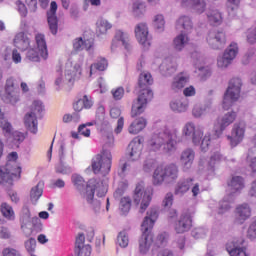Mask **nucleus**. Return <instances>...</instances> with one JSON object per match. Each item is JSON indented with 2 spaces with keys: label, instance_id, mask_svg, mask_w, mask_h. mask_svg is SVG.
<instances>
[{
  "label": "nucleus",
  "instance_id": "37",
  "mask_svg": "<svg viewBox=\"0 0 256 256\" xmlns=\"http://www.w3.org/2000/svg\"><path fill=\"white\" fill-rule=\"evenodd\" d=\"M187 83H189V77L184 74H178L172 79L170 89L173 93H179L185 89V85H187Z\"/></svg>",
  "mask_w": 256,
  "mask_h": 256
},
{
  "label": "nucleus",
  "instance_id": "30",
  "mask_svg": "<svg viewBox=\"0 0 256 256\" xmlns=\"http://www.w3.org/2000/svg\"><path fill=\"white\" fill-rule=\"evenodd\" d=\"M176 29H181L180 33L191 35L195 29L193 18L187 15H182L176 20Z\"/></svg>",
  "mask_w": 256,
  "mask_h": 256
},
{
  "label": "nucleus",
  "instance_id": "4",
  "mask_svg": "<svg viewBox=\"0 0 256 256\" xmlns=\"http://www.w3.org/2000/svg\"><path fill=\"white\" fill-rule=\"evenodd\" d=\"M138 85L140 94L138 98L133 101L131 109V117H137L142 113H145L147 109V103L153 99V90L149 89V85H153V77L149 72H142L139 76Z\"/></svg>",
  "mask_w": 256,
  "mask_h": 256
},
{
  "label": "nucleus",
  "instance_id": "26",
  "mask_svg": "<svg viewBox=\"0 0 256 256\" xmlns=\"http://www.w3.org/2000/svg\"><path fill=\"white\" fill-rule=\"evenodd\" d=\"M190 105L191 101L189 98L184 96L174 98L169 103V107L173 113H187V111H189Z\"/></svg>",
  "mask_w": 256,
  "mask_h": 256
},
{
  "label": "nucleus",
  "instance_id": "23",
  "mask_svg": "<svg viewBox=\"0 0 256 256\" xmlns=\"http://www.w3.org/2000/svg\"><path fill=\"white\" fill-rule=\"evenodd\" d=\"M74 142L70 144L62 143L58 150V157L60 163H73L75 157Z\"/></svg>",
  "mask_w": 256,
  "mask_h": 256
},
{
  "label": "nucleus",
  "instance_id": "3",
  "mask_svg": "<svg viewBox=\"0 0 256 256\" xmlns=\"http://www.w3.org/2000/svg\"><path fill=\"white\" fill-rule=\"evenodd\" d=\"M183 139L191 141L195 147H200L204 153L209 150L211 145V132L205 133V128L202 125H197L193 121L186 122L181 130Z\"/></svg>",
  "mask_w": 256,
  "mask_h": 256
},
{
  "label": "nucleus",
  "instance_id": "60",
  "mask_svg": "<svg viewBox=\"0 0 256 256\" xmlns=\"http://www.w3.org/2000/svg\"><path fill=\"white\" fill-rule=\"evenodd\" d=\"M42 112H43V102L39 100H35L30 107L29 113H34L36 117H41Z\"/></svg>",
  "mask_w": 256,
  "mask_h": 256
},
{
  "label": "nucleus",
  "instance_id": "38",
  "mask_svg": "<svg viewBox=\"0 0 256 256\" xmlns=\"http://www.w3.org/2000/svg\"><path fill=\"white\" fill-rule=\"evenodd\" d=\"M14 45L20 51H27L31 45V38L27 34L20 32L14 38Z\"/></svg>",
  "mask_w": 256,
  "mask_h": 256
},
{
  "label": "nucleus",
  "instance_id": "47",
  "mask_svg": "<svg viewBox=\"0 0 256 256\" xmlns=\"http://www.w3.org/2000/svg\"><path fill=\"white\" fill-rule=\"evenodd\" d=\"M0 213H2L3 217L7 219V221H15V211L7 202H3L1 204Z\"/></svg>",
  "mask_w": 256,
  "mask_h": 256
},
{
  "label": "nucleus",
  "instance_id": "54",
  "mask_svg": "<svg viewBox=\"0 0 256 256\" xmlns=\"http://www.w3.org/2000/svg\"><path fill=\"white\" fill-rule=\"evenodd\" d=\"M128 187L129 183L127 182V180L120 181L114 191V198L121 199L123 195H125V191H127Z\"/></svg>",
  "mask_w": 256,
  "mask_h": 256
},
{
  "label": "nucleus",
  "instance_id": "17",
  "mask_svg": "<svg viewBox=\"0 0 256 256\" xmlns=\"http://www.w3.org/2000/svg\"><path fill=\"white\" fill-rule=\"evenodd\" d=\"M237 119V112L230 111L225 113L222 117L218 118L214 123V137L219 139L221 135H223V131L229 127V125H233L235 120Z\"/></svg>",
  "mask_w": 256,
  "mask_h": 256
},
{
  "label": "nucleus",
  "instance_id": "36",
  "mask_svg": "<svg viewBox=\"0 0 256 256\" xmlns=\"http://www.w3.org/2000/svg\"><path fill=\"white\" fill-rule=\"evenodd\" d=\"M193 186V178H182L180 179L174 189V194L178 197H183L191 187Z\"/></svg>",
  "mask_w": 256,
  "mask_h": 256
},
{
  "label": "nucleus",
  "instance_id": "12",
  "mask_svg": "<svg viewBox=\"0 0 256 256\" xmlns=\"http://www.w3.org/2000/svg\"><path fill=\"white\" fill-rule=\"evenodd\" d=\"M36 49L30 48L26 52V59L33 63H39L41 59L47 61L49 58V50H47V42H45V36L43 34H37L36 37Z\"/></svg>",
  "mask_w": 256,
  "mask_h": 256
},
{
  "label": "nucleus",
  "instance_id": "43",
  "mask_svg": "<svg viewBox=\"0 0 256 256\" xmlns=\"http://www.w3.org/2000/svg\"><path fill=\"white\" fill-rule=\"evenodd\" d=\"M206 16L210 25L218 27L223 23V14L217 9H210L206 12Z\"/></svg>",
  "mask_w": 256,
  "mask_h": 256
},
{
  "label": "nucleus",
  "instance_id": "44",
  "mask_svg": "<svg viewBox=\"0 0 256 256\" xmlns=\"http://www.w3.org/2000/svg\"><path fill=\"white\" fill-rule=\"evenodd\" d=\"M113 28V24L106 19H99L96 22V35L101 37L105 35L110 29Z\"/></svg>",
  "mask_w": 256,
  "mask_h": 256
},
{
  "label": "nucleus",
  "instance_id": "20",
  "mask_svg": "<svg viewBox=\"0 0 256 256\" xmlns=\"http://www.w3.org/2000/svg\"><path fill=\"white\" fill-rule=\"evenodd\" d=\"M226 250L230 256H249L244 238H234L226 244Z\"/></svg>",
  "mask_w": 256,
  "mask_h": 256
},
{
  "label": "nucleus",
  "instance_id": "14",
  "mask_svg": "<svg viewBox=\"0 0 256 256\" xmlns=\"http://www.w3.org/2000/svg\"><path fill=\"white\" fill-rule=\"evenodd\" d=\"M83 57H80L77 62H66L64 68V77L68 81L69 85H73L75 81L81 79L83 75Z\"/></svg>",
  "mask_w": 256,
  "mask_h": 256
},
{
  "label": "nucleus",
  "instance_id": "6",
  "mask_svg": "<svg viewBox=\"0 0 256 256\" xmlns=\"http://www.w3.org/2000/svg\"><path fill=\"white\" fill-rule=\"evenodd\" d=\"M157 219H159V209L150 208L141 225L142 236L139 240V251L142 255H146L149 249H151V245L153 244L151 229H153Z\"/></svg>",
  "mask_w": 256,
  "mask_h": 256
},
{
  "label": "nucleus",
  "instance_id": "19",
  "mask_svg": "<svg viewBox=\"0 0 256 256\" xmlns=\"http://www.w3.org/2000/svg\"><path fill=\"white\" fill-rule=\"evenodd\" d=\"M21 94L19 89L15 87V81L13 78L6 80L5 94L2 96L4 103H10V105H17L20 101Z\"/></svg>",
  "mask_w": 256,
  "mask_h": 256
},
{
  "label": "nucleus",
  "instance_id": "42",
  "mask_svg": "<svg viewBox=\"0 0 256 256\" xmlns=\"http://www.w3.org/2000/svg\"><path fill=\"white\" fill-rule=\"evenodd\" d=\"M160 71L162 75L166 77L169 75H173L177 71V62L173 61L171 58L165 59L160 65Z\"/></svg>",
  "mask_w": 256,
  "mask_h": 256
},
{
  "label": "nucleus",
  "instance_id": "48",
  "mask_svg": "<svg viewBox=\"0 0 256 256\" xmlns=\"http://www.w3.org/2000/svg\"><path fill=\"white\" fill-rule=\"evenodd\" d=\"M107 67H109V62L105 58H99L96 63H93L90 65V77L95 73L96 71H106Z\"/></svg>",
  "mask_w": 256,
  "mask_h": 256
},
{
  "label": "nucleus",
  "instance_id": "9",
  "mask_svg": "<svg viewBox=\"0 0 256 256\" xmlns=\"http://www.w3.org/2000/svg\"><path fill=\"white\" fill-rule=\"evenodd\" d=\"M241 87H243L241 78L234 77L230 79L222 100V109L224 111H229L241 99Z\"/></svg>",
  "mask_w": 256,
  "mask_h": 256
},
{
  "label": "nucleus",
  "instance_id": "18",
  "mask_svg": "<svg viewBox=\"0 0 256 256\" xmlns=\"http://www.w3.org/2000/svg\"><path fill=\"white\" fill-rule=\"evenodd\" d=\"M247 131V124L245 121H238L233 124L231 129V135L227 136L231 147H237L240 143H243L245 139V132Z\"/></svg>",
  "mask_w": 256,
  "mask_h": 256
},
{
  "label": "nucleus",
  "instance_id": "63",
  "mask_svg": "<svg viewBox=\"0 0 256 256\" xmlns=\"http://www.w3.org/2000/svg\"><path fill=\"white\" fill-rule=\"evenodd\" d=\"M246 237L248 239H250V241H255V239H256V217L253 219V221L249 225Z\"/></svg>",
  "mask_w": 256,
  "mask_h": 256
},
{
  "label": "nucleus",
  "instance_id": "13",
  "mask_svg": "<svg viewBox=\"0 0 256 256\" xmlns=\"http://www.w3.org/2000/svg\"><path fill=\"white\" fill-rule=\"evenodd\" d=\"M237 55H239V45L235 42L229 44V46L224 50V52L217 57V67L222 71L228 69L235 61Z\"/></svg>",
  "mask_w": 256,
  "mask_h": 256
},
{
  "label": "nucleus",
  "instance_id": "8",
  "mask_svg": "<svg viewBox=\"0 0 256 256\" xmlns=\"http://www.w3.org/2000/svg\"><path fill=\"white\" fill-rule=\"evenodd\" d=\"M7 159L6 165L0 166L1 185H5V183L11 185V183H13V179L21 175V166H19V163L17 162V159H19L17 152H11L8 154Z\"/></svg>",
  "mask_w": 256,
  "mask_h": 256
},
{
  "label": "nucleus",
  "instance_id": "33",
  "mask_svg": "<svg viewBox=\"0 0 256 256\" xmlns=\"http://www.w3.org/2000/svg\"><path fill=\"white\" fill-rule=\"evenodd\" d=\"M94 45H95V42L93 41V39L85 40L82 37H78L73 40V49L77 53L85 49L88 51L89 55H93Z\"/></svg>",
  "mask_w": 256,
  "mask_h": 256
},
{
  "label": "nucleus",
  "instance_id": "52",
  "mask_svg": "<svg viewBox=\"0 0 256 256\" xmlns=\"http://www.w3.org/2000/svg\"><path fill=\"white\" fill-rule=\"evenodd\" d=\"M0 129L4 137H11L13 135V124L7 118L0 120Z\"/></svg>",
  "mask_w": 256,
  "mask_h": 256
},
{
  "label": "nucleus",
  "instance_id": "41",
  "mask_svg": "<svg viewBox=\"0 0 256 256\" xmlns=\"http://www.w3.org/2000/svg\"><path fill=\"white\" fill-rule=\"evenodd\" d=\"M147 127V119L143 117L136 118L128 127V132L131 135H137Z\"/></svg>",
  "mask_w": 256,
  "mask_h": 256
},
{
  "label": "nucleus",
  "instance_id": "2",
  "mask_svg": "<svg viewBox=\"0 0 256 256\" xmlns=\"http://www.w3.org/2000/svg\"><path fill=\"white\" fill-rule=\"evenodd\" d=\"M180 141L179 129L174 128L169 130L167 123L163 122L157 132L148 141L147 149L154 153L161 151V149L164 153H175Z\"/></svg>",
  "mask_w": 256,
  "mask_h": 256
},
{
  "label": "nucleus",
  "instance_id": "50",
  "mask_svg": "<svg viewBox=\"0 0 256 256\" xmlns=\"http://www.w3.org/2000/svg\"><path fill=\"white\" fill-rule=\"evenodd\" d=\"M132 163H135V161H131L129 158L127 162L120 163L118 171L120 177H125L128 173H133V171H135V166H133Z\"/></svg>",
  "mask_w": 256,
  "mask_h": 256
},
{
  "label": "nucleus",
  "instance_id": "56",
  "mask_svg": "<svg viewBox=\"0 0 256 256\" xmlns=\"http://www.w3.org/2000/svg\"><path fill=\"white\" fill-rule=\"evenodd\" d=\"M117 244L119 245V247H122L123 249L129 246V233L127 232V230L121 231L118 234Z\"/></svg>",
  "mask_w": 256,
  "mask_h": 256
},
{
  "label": "nucleus",
  "instance_id": "31",
  "mask_svg": "<svg viewBox=\"0 0 256 256\" xmlns=\"http://www.w3.org/2000/svg\"><path fill=\"white\" fill-rule=\"evenodd\" d=\"M117 41L118 43H121L123 45L124 49L129 51L131 49V36L129 33L123 31V30H117L114 36V40L112 42V51L115 50V47H117Z\"/></svg>",
  "mask_w": 256,
  "mask_h": 256
},
{
  "label": "nucleus",
  "instance_id": "64",
  "mask_svg": "<svg viewBox=\"0 0 256 256\" xmlns=\"http://www.w3.org/2000/svg\"><path fill=\"white\" fill-rule=\"evenodd\" d=\"M75 253L77 256H91V245L87 244L80 248H76Z\"/></svg>",
  "mask_w": 256,
  "mask_h": 256
},
{
  "label": "nucleus",
  "instance_id": "24",
  "mask_svg": "<svg viewBox=\"0 0 256 256\" xmlns=\"http://www.w3.org/2000/svg\"><path fill=\"white\" fill-rule=\"evenodd\" d=\"M181 7L190 9L197 15H203L207 11V0H181Z\"/></svg>",
  "mask_w": 256,
  "mask_h": 256
},
{
  "label": "nucleus",
  "instance_id": "25",
  "mask_svg": "<svg viewBox=\"0 0 256 256\" xmlns=\"http://www.w3.org/2000/svg\"><path fill=\"white\" fill-rule=\"evenodd\" d=\"M247 219H251V206L248 203L239 204L235 209V225H243Z\"/></svg>",
  "mask_w": 256,
  "mask_h": 256
},
{
  "label": "nucleus",
  "instance_id": "45",
  "mask_svg": "<svg viewBox=\"0 0 256 256\" xmlns=\"http://www.w3.org/2000/svg\"><path fill=\"white\" fill-rule=\"evenodd\" d=\"M43 187H45L43 181H39L36 186L32 187L30 190V199L32 203H37V201L41 199V195H43Z\"/></svg>",
  "mask_w": 256,
  "mask_h": 256
},
{
  "label": "nucleus",
  "instance_id": "62",
  "mask_svg": "<svg viewBox=\"0 0 256 256\" xmlns=\"http://www.w3.org/2000/svg\"><path fill=\"white\" fill-rule=\"evenodd\" d=\"M229 15L235 16L237 14V9L241 5V0H227Z\"/></svg>",
  "mask_w": 256,
  "mask_h": 256
},
{
  "label": "nucleus",
  "instance_id": "28",
  "mask_svg": "<svg viewBox=\"0 0 256 256\" xmlns=\"http://www.w3.org/2000/svg\"><path fill=\"white\" fill-rule=\"evenodd\" d=\"M129 161H139L143 151V140L141 138H134L129 144Z\"/></svg>",
  "mask_w": 256,
  "mask_h": 256
},
{
  "label": "nucleus",
  "instance_id": "16",
  "mask_svg": "<svg viewBox=\"0 0 256 256\" xmlns=\"http://www.w3.org/2000/svg\"><path fill=\"white\" fill-rule=\"evenodd\" d=\"M206 43L210 47V49H214V51H219L223 49V47H225L227 43V35L223 30H210L206 35Z\"/></svg>",
  "mask_w": 256,
  "mask_h": 256
},
{
  "label": "nucleus",
  "instance_id": "46",
  "mask_svg": "<svg viewBox=\"0 0 256 256\" xmlns=\"http://www.w3.org/2000/svg\"><path fill=\"white\" fill-rule=\"evenodd\" d=\"M132 13L134 17H143L147 13V4L143 1H135L132 4Z\"/></svg>",
  "mask_w": 256,
  "mask_h": 256
},
{
  "label": "nucleus",
  "instance_id": "40",
  "mask_svg": "<svg viewBox=\"0 0 256 256\" xmlns=\"http://www.w3.org/2000/svg\"><path fill=\"white\" fill-rule=\"evenodd\" d=\"M211 111V102L206 104L196 103L192 108V116L194 119H201V117H205L206 113Z\"/></svg>",
  "mask_w": 256,
  "mask_h": 256
},
{
  "label": "nucleus",
  "instance_id": "11",
  "mask_svg": "<svg viewBox=\"0 0 256 256\" xmlns=\"http://www.w3.org/2000/svg\"><path fill=\"white\" fill-rule=\"evenodd\" d=\"M223 161H227V157L221 154L220 151L213 152L210 161H207V158H200L198 172L207 179H211V177L215 176V164Z\"/></svg>",
  "mask_w": 256,
  "mask_h": 256
},
{
  "label": "nucleus",
  "instance_id": "55",
  "mask_svg": "<svg viewBox=\"0 0 256 256\" xmlns=\"http://www.w3.org/2000/svg\"><path fill=\"white\" fill-rule=\"evenodd\" d=\"M68 162H61L55 166V172L60 175H71L73 173V168L67 164Z\"/></svg>",
  "mask_w": 256,
  "mask_h": 256
},
{
  "label": "nucleus",
  "instance_id": "49",
  "mask_svg": "<svg viewBox=\"0 0 256 256\" xmlns=\"http://www.w3.org/2000/svg\"><path fill=\"white\" fill-rule=\"evenodd\" d=\"M54 85H55L57 91H59V89H63V87H65V85H69V81L67 80V77H65V75H63V70L57 69L56 78L54 80Z\"/></svg>",
  "mask_w": 256,
  "mask_h": 256
},
{
  "label": "nucleus",
  "instance_id": "53",
  "mask_svg": "<svg viewBox=\"0 0 256 256\" xmlns=\"http://www.w3.org/2000/svg\"><path fill=\"white\" fill-rule=\"evenodd\" d=\"M153 27L158 33L165 31V16L163 14H157L153 18Z\"/></svg>",
  "mask_w": 256,
  "mask_h": 256
},
{
  "label": "nucleus",
  "instance_id": "29",
  "mask_svg": "<svg viewBox=\"0 0 256 256\" xmlns=\"http://www.w3.org/2000/svg\"><path fill=\"white\" fill-rule=\"evenodd\" d=\"M228 187L230 189V197L234 199L245 189V179L241 176H234L228 182Z\"/></svg>",
  "mask_w": 256,
  "mask_h": 256
},
{
  "label": "nucleus",
  "instance_id": "10",
  "mask_svg": "<svg viewBox=\"0 0 256 256\" xmlns=\"http://www.w3.org/2000/svg\"><path fill=\"white\" fill-rule=\"evenodd\" d=\"M153 199V188H146L145 182H138L132 194L134 205H139V213H145Z\"/></svg>",
  "mask_w": 256,
  "mask_h": 256
},
{
  "label": "nucleus",
  "instance_id": "34",
  "mask_svg": "<svg viewBox=\"0 0 256 256\" xmlns=\"http://www.w3.org/2000/svg\"><path fill=\"white\" fill-rule=\"evenodd\" d=\"M190 42L191 36L189 34H186L185 32H180L174 37L172 47L174 51H177V53H181V51L185 49V46L189 45Z\"/></svg>",
  "mask_w": 256,
  "mask_h": 256
},
{
  "label": "nucleus",
  "instance_id": "5",
  "mask_svg": "<svg viewBox=\"0 0 256 256\" xmlns=\"http://www.w3.org/2000/svg\"><path fill=\"white\" fill-rule=\"evenodd\" d=\"M114 141L113 134H109L106 137L101 153L92 158L91 167L95 175H103L105 177V175H109L111 172L113 156L111 155V150L107 149V147H113Z\"/></svg>",
  "mask_w": 256,
  "mask_h": 256
},
{
  "label": "nucleus",
  "instance_id": "51",
  "mask_svg": "<svg viewBox=\"0 0 256 256\" xmlns=\"http://www.w3.org/2000/svg\"><path fill=\"white\" fill-rule=\"evenodd\" d=\"M233 197L229 196V198H224L223 201L219 203L218 207V215H225V213H229L231 210V203H233Z\"/></svg>",
  "mask_w": 256,
  "mask_h": 256
},
{
  "label": "nucleus",
  "instance_id": "61",
  "mask_svg": "<svg viewBox=\"0 0 256 256\" xmlns=\"http://www.w3.org/2000/svg\"><path fill=\"white\" fill-rule=\"evenodd\" d=\"M208 232L209 231L206 228L197 227L192 230L191 235L194 237V239H205Z\"/></svg>",
  "mask_w": 256,
  "mask_h": 256
},
{
  "label": "nucleus",
  "instance_id": "39",
  "mask_svg": "<svg viewBox=\"0 0 256 256\" xmlns=\"http://www.w3.org/2000/svg\"><path fill=\"white\" fill-rule=\"evenodd\" d=\"M82 125H86V128L91 127L93 125H97L98 127L105 129V127H107V125H109V121H107V119L105 118V108H103V107L98 108V110L96 112V119L94 122H88V123L82 124Z\"/></svg>",
  "mask_w": 256,
  "mask_h": 256
},
{
  "label": "nucleus",
  "instance_id": "22",
  "mask_svg": "<svg viewBox=\"0 0 256 256\" xmlns=\"http://www.w3.org/2000/svg\"><path fill=\"white\" fill-rule=\"evenodd\" d=\"M33 219L35 218L31 217V210H29V207L24 206L20 214V225L21 230L26 237H29V235L33 233Z\"/></svg>",
  "mask_w": 256,
  "mask_h": 256
},
{
  "label": "nucleus",
  "instance_id": "27",
  "mask_svg": "<svg viewBox=\"0 0 256 256\" xmlns=\"http://www.w3.org/2000/svg\"><path fill=\"white\" fill-rule=\"evenodd\" d=\"M179 161L182 171H189L195 162V150L193 148L184 149L180 154Z\"/></svg>",
  "mask_w": 256,
  "mask_h": 256
},
{
  "label": "nucleus",
  "instance_id": "15",
  "mask_svg": "<svg viewBox=\"0 0 256 256\" xmlns=\"http://www.w3.org/2000/svg\"><path fill=\"white\" fill-rule=\"evenodd\" d=\"M137 42L145 51L149 50L153 43V36L149 34V26L145 22L138 23L134 28Z\"/></svg>",
  "mask_w": 256,
  "mask_h": 256
},
{
  "label": "nucleus",
  "instance_id": "7",
  "mask_svg": "<svg viewBox=\"0 0 256 256\" xmlns=\"http://www.w3.org/2000/svg\"><path fill=\"white\" fill-rule=\"evenodd\" d=\"M179 179V166L177 164H168L158 166L152 174V185L161 187V185H173Z\"/></svg>",
  "mask_w": 256,
  "mask_h": 256
},
{
  "label": "nucleus",
  "instance_id": "21",
  "mask_svg": "<svg viewBox=\"0 0 256 256\" xmlns=\"http://www.w3.org/2000/svg\"><path fill=\"white\" fill-rule=\"evenodd\" d=\"M193 215L195 211L183 213L174 224V230L178 234L187 233L193 225Z\"/></svg>",
  "mask_w": 256,
  "mask_h": 256
},
{
  "label": "nucleus",
  "instance_id": "58",
  "mask_svg": "<svg viewBox=\"0 0 256 256\" xmlns=\"http://www.w3.org/2000/svg\"><path fill=\"white\" fill-rule=\"evenodd\" d=\"M197 73H198V77H200L202 81H207V79H209V77H211L212 75L211 67L200 66L197 69Z\"/></svg>",
  "mask_w": 256,
  "mask_h": 256
},
{
  "label": "nucleus",
  "instance_id": "35",
  "mask_svg": "<svg viewBox=\"0 0 256 256\" xmlns=\"http://www.w3.org/2000/svg\"><path fill=\"white\" fill-rule=\"evenodd\" d=\"M39 116H36L33 112H28L24 116V125L30 133H33V135H37V132L39 131Z\"/></svg>",
  "mask_w": 256,
  "mask_h": 256
},
{
  "label": "nucleus",
  "instance_id": "57",
  "mask_svg": "<svg viewBox=\"0 0 256 256\" xmlns=\"http://www.w3.org/2000/svg\"><path fill=\"white\" fill-rule=\"evenodd\" d=\"M81 121V116L79 113L74 112V113H66L62 117V122L69 124V123H79Z\"/></svg>",
  "mask_w": 256,
  "mask_h": 256
},
{
  "label": "nucleus",
  "instance_id": "32",
  "mask_svg": "<svg viewBox=\"0 0 256 256\" xmlns=\"http://www.w3.org/2000/svg\"><path fill=\"white\" fill-rule=\"evenodd\" d=\"M57 2L53 1L50 4V9L47 12V21L52 35H57L58 20H57Z\"/></svg>",
  "mask_w": 256,
  "mask_h": 256
},
{
  "label": "nucleus",
  "instance_id": "59",
  "mask_svg": "<svg viewBox=\"0 0 256 256\" xmlns=\"http://www.w3.org/2000/svg\"><path fill=\"white\" fill-rule=\"evenodd\" d=\"M119 207L123 215H127V213L131 211V198L130 197L121 198Z\"/></svg>",
  "mask_w": 256,
  "mask_h": 256
},
{
  "label": "nucleus",
  "instance_id": "1",
  "mask_svg": "<svg viewBox=\"0 0 256 256\" xmlns=\"http://www.w3.org/2000/svg\"><path fill=\"white\" fill-rule=\"evenodd\" d=\"M71 179L74 187L79 191L82 199L87 202L90 209L94 213H99L101 211V202L95 199V191H97L98 197H105L108 187L107 181L91 179L85 184V180L79 174H73Z\"/></svg>",
  "mask_w": 256,
  "mask_h": 256
}]
</instances>
